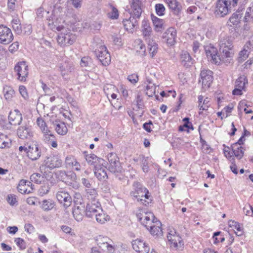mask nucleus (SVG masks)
Returning a JSON list of instances; mask_svg holds the SVG:
<instances>
[{"label": "nucleus", "mask_w": 253, "mask_h": 253, "mask_svg": "<svg viewBox=\"0 0 253 253\" xmlns=\"http://www.w3.org/2000/svg\"><path fill=\"white\" fill-rule=\"evenodd\" d=\"M14 70L18 76V80L21 81H25L28 75V66L26 62H19L15 65Z\"/></svg>", "instance_id": "nucleus-14"}, {"label": "nucleus", "mask_w": 253, "mask_h": 253, "mask_svg": "<svg viewBox=\"0 0 253 253\" xmlns=\"http://www.w3.org/2000/svg\"><path fill=\"white\" fill-rule=\"evenodd\" d=\"M161 223L159 221H154V224H151L149 226V229L151 234L153 236L158 237L163 235V231L161 227Z\"/></svg>", "instance_id": "nucleus-31"}, {"label": "nucleus", "mask_w": 253, "mask_h": 253, "mask_svg": "<svg viewBox=\"0 0 253 253\" xmlns=\"http://www.w3.org/2000/svg\"><path fill=\"white\" fill-rule=\"evenodd\" d=\"M98 209H102L100 202L97 200L90 201L86 206L85 214L88 217H92L98 212Z\"/></svg>", "instance_id": "nucleus-17"}, {"label": "nucleus", "mask_w": 253, "mask_h": 253, "mask_svg": "<svg viewBox=\"0 0 253 253\" xmlns=\"http://www.w3.org/2000/svg\"><path fill=\"white\" fill-rule=\"evenodd\" d=\"M95 241L98 246L100 247L106 241H110V240L107 237L99 235L96 237Z\"/></svg>", "instance_id": "nucleus-55"}, {"label": "nucleus", "mask_w": 253, "mask_h": 253, "mask_svg": "<svg viewBox=\"0 0 253 253\" xmlns=\"http://www.w3.org/2000/svg\"><path fill=\"white\" fill-rule=\"evenodd\" d=\"M148 83L146 87V93L148 96H153L156 92V86L152 83L149 79L147 80Z\"/></svg>", "instance_id": "nucleus-43"}, {"label": "nucleus", "mask_w": 253, "mask_h": 253, "mask_svg": "<svg viewBox=\"0 0 253 253\" xmlns=\"http://www.w3.org/2000/svg\"><path fill=\"white\" fill-rule=\"evenodd\" d=\"M88 199L92 201L96 200V197L98 196L97 192L94 188H88L86 190Z\"/></svg>", "instance_id": "nucleus-49"}, {"label": "nucleus", "mask_w": 253, "mask_h": 253, "mask_svg": "<svg viewBox=\"0 0 253 253\" xmlns=\"http://www.w3.org/2000/svg\"><path fill=\"white\" fill-rule=\"evenodd\" d=\"M94 174L99 180H105L108 176L106 172V168L103 165L98 164L95 166Z\"/></svg>", "instance_id": "nucleus-22"}, {"label": "nucleus", "mask_w": 253, "mask_h": 253, "mask_svg": "<svg viewBox=\"0 0 253 253\" xmlns=\"http://www.w3.org/2000/svg\"><path fill=\"white\" fill-rule=\"evenodd\" d=\"M248 83V81L245 76L239 77L235 82V89L232 93L235 95H241L243 94V90L245 89V85Z\"/></svg>", "instance_id": "nucleus-16"}, {"label": "nucleus", "mask_w": 253, "mask_h": 253, "mask_svg": "<svg viewBox=\"0 0 253 253\" xmlns=\"http://www.w3.org/2000/svg\"><path fill=\"white\" fill-rule=\"evenodd\" d=\"M177 32L173 27L168 29L163 34V39L168 45L171 46L176 42Z\"/></svg>", "instance_id": "nucleus-18"}, {"label": "nucleus", "mask_w": 253, "mask_h": 253, "mask_svg": "<svg viewBox=\"0 0 253 253\" xmlns=\"http://www.w3.org/2000/svg\"><path fill=\"white\" fill-rule=\"evenodd\" d=\"M19 92L23 98L25 99L28 98L29 95L25 86L20 85L19 87Z\"/></svg>", "instance_id": "nucleus-60"}, {"label": "nucleus", "mask_w": 253, "mask_h": 253, "mask_svg": "<svg viewBox=\"0 0 253 253\" xmlns=\"http://www.w3.org/2000/svg\"><path fill=\"white\" fill-rule=\"evenodd\" d=\"M6 200L11 206L14 207L18 205L17 196L15 194H10L7 195Z\"/></svg>", "instance_id": "nucleus-47"}, {"label": "nucleus", "mask_w": 253, "mask_h": 253, "mask_svg": "<svg viewBox=\"0 0 253 253\" xmlns=\"http://www.w3.org/2000/svg\"><path fill=\"white\" fill-rule=\"evenodd\" d=\"M133 249L137 253H148L150 247L148 243L141 239H136L131 242Z\"/></svg>", "instance_id": "nucleus-13"}, {"label": "nucleus", "mask_w": 253, "mask_h": 253, "mask_svg": "<svg viewBox=\"0 0 253 253\" xmlns=\"http://www.w3.org/2000/svg\"><path fill=\"white\" fill-rule=\"evenodd\" d=\"M59 32L57 39V42L61 46H69L73 44L76 40V36L73 34L70 29L62 26L56 27Z\"/></svg>", "instance_id": "nucleus-5"}, {"label": "nucleus", "mask_w": 253, "mask_h": 253, "mask_svg": "<svg viewBox=\"0 0 253 253\" xmlns=\"http://www.w3.org/2000/svg\"><path fill=\"white\" fill-rule=\"evenodd\" d=\"M235 10L230 0H217L215 11L218 16L224 17Z\"/></svg>", "instance_id": "nucleus-6"}, {"label": "nucleus", "mask_w": 253, "mask_h": 253, "mask_svg": "<svg viewBox=\"0 0 253 253\" xmlns=\"http://www.w3.org/2000/svg\"><path fill=\"white\" fill-rule=\"evenodd\" d=\"M72 67L68 65H66L65 66L62 65L60 67V70L63 76L68 74V73L71 72L72 71Z\"/></svg>", "instance_id": "nucleus-59"}, {"label": "nucleus", "mask_w": 253, "mask_h": 253, "mask_svg": "<svg viewBox=\"0 0 253 253\" xmlns=\"http://www.w3.org/2000/svg\"><path fill=\"white\" fill-rule=\"evenodd\" d=\"M210 99L208 97L204 98L202 95L198 96V106L200 112L199 113H201V111L207 110L210 106Z\"/></svg>", "instance_id": "nucleus-32"}, {"label": "nucleus", "mask_w": 253, "mask_h": 253, "mask_svg": "<svg viewBox=\"0 0 253 253\" xmlns=\"http://www.w3.org/2000/svg\"><path fill=\"white\" fill-rule=\"evenodd\" d=\"M84 154V158L89 165H93L95 167L96 165H103L104 163L103 159L99 158L93 154H86L85 152Z\"/></svg>", "instance_id": "nucleus-25"}, {"label": "nucleus", "mask_w": 253, "mask_h": 253, "mask_svg": "<svg viewBox=\"0 0 253 253\" xmlns=\"http://www.w3.org/2000/svg\"><path fill=\"white\" fill-rule=\"evenodd\" d=\"M13 40V35L11 30L3 25H0V43L8 44Z\"/></svg>", "instance_id": "nucleus-11"}, {"label": "nucleus", "mask_w": 253, "mask_h": 253, "mask_svg": "<svg viewBox=\"0 0 253 253\" xmlns=\"http://www.w3.org/2000/svg\"><path fill=\"white\" fill-rule=\"evenodd\" d=\"M108 16L112 19H117L119 17V12L118 9L116 8L113 7L112 11L108 13Z\"/></svg>", "instance_id": "nucleus-63"}, {"label": "nucleus", "mask_w": 253, "mask_h": 253, "mask_svg": "<svg viewBox=\"0 0 253 253\" xmlns=\"http://www.w3.org/2000/svg\"><path fill=\"white\" fill-rule=\"evenodd\" d=\"M31 181L39 184L43 180V176L40 173H35L30 176Z\"/></svg>", "instance_id": "nucleus-52"}, {"label": "nucleus", "mask_w": 253, "mask_h": 253, "mask_svg": "<svg viewBox=\"0 0 253 253\" xmlns=\"http://www.w3.org/2000/svg\"><path fill=\"white\" fill-rule=\"evenodd\" d=\"M49 191V187L48 185L42 186L38 190V194L41 196L47 194Z\"/></svg>", "instance_id": "nucleus-62"}, {"label": "nucleus", "mask_w": 253, "mask_h": 253, "mask_svg": "<svg viewBox=\"0 0 253 253\" xmlns=\"http://www.w3.org/2000/svg\"><path fill=\"white\" fill-rule=\"evenodd\" d=\"M55 206V202L51 199L44 200L41 203V208L44 211H49L52 210Z\"/></svg>", "instance_id": "nucleus-36"}, {"label": "nucleus", "mask_w": 253, "mask_h": 253, "mask_svg": "<svg viewBox=\"0 0 253 253\" xmlns=\"http://www.w3.org/2000/svg\"><path fill=\"white\" fill-rule=\"evenodd\" d=\"M27 156L32 160H37L41 156V152L37 145L32 144L30 145L27 149Z\"/></svg>", "instance_id": "nucleus-23"}, {"label": "nucleus", "mask_w": 253, "mask_h": 253, "mask_svg": "<svg viewBox=\"0 0 253 253\" xmlns=\"http://www.w3.org/2000/svg\"><path fill=\"white\" fill-rule=\"evenodd\" d=\"M15 243L16 245L19 247L21 250H24L26 248V244L25 241L21 238H17L15 239Z\"/></svg>", "instance_id": "nucleus-61"}, {"label": "nucleus", "mask_w": 253, "mask_h": 253, "mask_svg": "<svg viewBox=\"0 0 253 253\" xmlns=\"http://www.w3.org/2000/svg\"><path fill=\"white\" fill-rule=\"evenodd\" d=\"M130 195L140 204L146 206L152 201V197L149 191L138 182H134L133 190L130 192Z\"/></svg>", "instance_id": "nucleus-2"}, {"label": "nucleus", "mask_w": 253, "mask_h": 253, "mask_svg": "<svg viewBox=\"0 0 253 253\" xmlns=\"http://www.w3.org/2000/svg\"><path fill=\"white\" fill-rule=\"evenodd\" d=\"M244 213L248 216H252L253 214V208L249 204H246L243 208Z\"/></svg>", "instance_id": "nucleus-56"}, {"label": "nucleus", "mask_w": 253, "mask_h": 253, "mask_svg": "<svg viewBox=\"0 0 253 253\" xmlns=\"http://www.w3.org/2000/svg\"><path fill=\"white\" fill-rule=\"evenodd\" d=\"M52 125L57 133L59 135H64L68 132L67 127L64 122L56 120L52 122Z\"/></svg>", "instance_id": "nucleus-30"}, {"label": "nucleus", "mask_w": 253, "mask_h": 253, "mask_svg": "<svg viewBox=\"0 0 253 253\" xmlns=\"http://www.w3.org/2000/svg\"><path fill=\"white\" fill-rule=\"evenodd\" d=\"M152 20L153 21V25L157 30L159 31L160 29H162L164 24V22L163 19L152 15Z\"/></svg>", "instance_id": "nucleus-44"}, {"label": "nucleus", "mask_w": 253, "mask_h": 253, "mask_svg": "<svg viewBox=\"0 0 253 253\" xmlns=\"http://www.w3.org/2000/svg\"><path fill=\"white\" fill-rule=\"evenodd\" d=\"M163 1L171 10L176 11L179 10V3L176 0H163Z\"/></svg>", "instance_id": "nucleus-42"}, {"label": "nucleus", "mask_w": 253, "mask_h": 253, "mask_svg": "<svg viewBox=\"0 0 253 253\" xmlns=\"http://www.w3.org/2000/svg\"><path fill=\"white\" fill-rule=\"evenodd\" d=\"M92 46L94 49L96 56L102 65H108L111 62V57L106 47L103 44L102 41L99 38H94Z\"/></svg>", "instance_id": "nucleus-4"}, {"label": "nucleus", "mask_w": 253, "mask_h": 253, "mask_svg": "<svg viewBox=\"0 0 253 253\" xmlns=\"http://www.w3.org/2000/svg\"><path fill=\"white\" fill-rule=\"evenodd\" d=\"M37 124L40 128L42 132L47 131L49 128L47 127L46 123L44 121L42 118H38L37 120Z\"/></svg>", "instance_id": "nucleus-53"}, {"label": "nucleus", "mask_w": 253, "mask_h": 253, "mask_svg": "<svg viewBox=\"0 0 253 253\" xmlns=\"http://www.w3.org/2000/svg\"><path fill=\"white\" fill-rule=\"evenodd\" d=\"M201 82L203 87L208 88L210 86L213 81L212 72L209 70H203L200 74Z\"/></svg>", "instance_id": "nucleus-15"}, {"label": "nucleus", "mask_w": 253, "mask_h": 253, "mask_svg": "<svg viewBox=\"0 0 253 253\" xmlns=\"http://www.w3.org/2000/svg\"><path fill=\"white\" fill-rule=\"evenodd\" d=\"M17 134L21 139H29L34 135L32 126L28 124H23L18 127Z\"/></svg>", "instance_id": "nucleus-12"}, {"label": "nucleus", "mask_w": 253, "mask_h": 253, "mask_svg": "<svg viewBox=\"0 0 253 253\" xmlns=\"http://www.w3.org/2000/svg\"><path fill=\"white\" fill-rule=\"evenodd\" d=\"M228 225L230 227L233 228L236 230L235 233L236 235L240 236L243 234L242 228L238 222L230 220L228 222Z\"/></svg>", "instance_id": "nucleus-40"}, {"label": "nucleus", "mask_w": 253, "mask_h": 253, "mask_svg": "<svg viewBox=\"0 0 253 253\" xmlns=\"http://www.w3.org/2000/svg\"><path fill=\"white\" fill-rule=\"evenodd\" d=\"M31 182L24 179L21 180L17 186L18 191L21 194H29L32 190V187L30 186Z\"/></svg>", "instance_id": "nucleus-28"}, {"label": "nucleus", "mask_w": 253, "mask_h": 253, "mask_svg": "<svg viewBox=\"0 0 253 253\" xmlns=\"http://www.w3.org/2000/svg\"><path fill=\"white\" fill-rule=\"evenodd\" d=\"M62 164V160L57 156L49 157L45 160V166L50 169L60 167Z\"/></svg>", "instance_id": "nucleus-27"}, {"label": "nucleus", "mask_w": 253, "mask_h": 253, "mask_svg": "<svg viewBox=\"0 0 253 253\" xmlns=\"http://www.w3.org/2000/svg\"><path fill=\"white\" fill-rule=\"evenodd\" d=\"M155 8L157 14L160 16L165 15L166 11V8L164 5L162 3H157L155 6Z\"/></svg>", "instance_id": "nucleus-51"}, {"label": "nucleus", "mask_w": 253, "mask_h": 253, "mask_svg": "<svg viewBox=\"0 0 253 253\" xmlns=\"http://www.w3.org/2000/svg\"><path fill=\"white\" fill-rule=\"evenodd\" d=\"M232 150L235 156L237 159H240L243 157L245 149L242 145L233 144L232 145Z\"/></svg>", "instance_id": "nucleus-34"}, {"label": "nucleus", "mask_w": 253, "mask_h": 253, "mask_svg": "<svg viewBox=\"0 0 253 253\" xmlns=\"http://www.w3.org/2000/svg\"><path fill=\"white\" fill-rule=\"evenodd\" d=\"M72 212L75 219L78 222L81 221L85 213L84 206L81 204L76 206Z\"/></svg>", "instance_id": "nucleus-26"}, {"label": "nucleus", "mask_w": 253, "mask_h": 253, "mask_svg": "<svg viewBox=\"0 0 253 253\" xmlns=\"http://www.w3.org/2000/svg\"><path fill=\"white\" fill-rule=\"evenodd\" d=\"M245 48H247L251 52L253 51V38L251 39L248 42H246L244 46Z\"/></svg>", "instance_id": "nucleus-64"}, {"label": "nucleus", "mask_w": 253, "mask_h": 253, "mask_svg": "<svg viewBox=\"0 0 253 253\" xmlns=\"http://www.w3.org/2000/svg\"><path fill=\"white\" fill-rule=\"evenodd\" d=\"M36 14L38 19H42L44 17H46L47 24L51 28L53 29L55 28V26L54 25L52 17H51V19L50 17H47V15L49 14L48 11L44 10L43 8L40 7L37 9Z\"/></svg>", "instance_id": "nucleus-24"}, {"label": "nucleus", "mask_w": 253, "mask_h": 253, "mask_svg": "<svg viewBox=\"0 0 253 253\" xmlns=\"http://www.w3.org/2000/svg\"><path fill=\"white\" fill-rule=\"evenodd\" d=\"M167 238L171 248L176 250H182L184 245L183 242L174 229H169Z\"/></svg>", "instance_id": "nucleus-8"}, {"label": "nucleus", "mask_w": 253, "mask_h": 253, "mask_svg": "<svg viewBox=\"0 0 253 253\" xmlns=\"http://www.w3.org/2000/svg\"><path fill=\"white\" fill-rule=\"evenodd\" d=\"M181 61L184 66H190L192 64V58L189 53L183 51L181 54Z\"/></svg>", "instance_id": "nucleus-41"}, {"label": "nucleus", "mask_w": 253, "mask_h": 253, "mask_svg": "<svg viewBox=\"0 0 253 253\" xmlns=\"http://www.w3.org/2000/svg\"><path fill=\"white\" fill-rule=\"evenodd\" d=\"M103 251L108 253H113L115 251L114 247L110 243V241H106L99 247Z\"/></svg>", "instance_id": "nucleus-46"}, {"label": "nucleus", "mask_w": 253, "mask_h": 253, "mask_svg": "<svg viewBox=\"0 0 253 253\" xmlns=\"http://www.w3.org/2000/svg\"><path fill=\"white\" fill-rule=\"evenodd\" d=\"M94 216L95 217L96 221L100 224H104L109 220V216L103 211L102 209H98V212Z\"/></svg>", "instance_id": "nucleus-35"}, {"label": "nucleus", "mask_w": 253, "mask_h": 253, "mask_svg": "<svg viewBox=\"0 0 253 253\" xmlns=\"http://www.w3.org/2000/svg\"><path fill=\"white\" fill-rule=\"evenodd\" d=\"M141 5L140 0H132L126 7L130 17L128 19H124L123 23L125 29L130 33H132L138 25V20L142 12Z\"/></svg>", "instance_id": "nucleus-1"}, {"label": "nucleus", "mask_w": 253, "mask_h": 253, "mask_svg": "<svg viewBox=\"0 0 253 253\" xmlns=\"http://www.w3.org/2000/svg\"><path fill=\"white\" fill-rule=\"evenodd\" d=\"M219 46L222 62L225 64L230 63L234 55L232 41L227 36L221 37L219 41Z\"/></svg>", "instance_id": "nucleus-3"}, {"label": "nucleus", "mask_w": 253, "mask_h": 253, "mask_svg": "<svg viewBox=\"0 0 253 253\" xmlns=\"http://www.w3.org/2000/svg\"><path fill=\"white\" fill-rule=\"evenodd\" d=\"M136 216L141 223L147 229L151 224H154L155 220L154 214L146 210L140 209L136 213Z\"/></svg>", "instance_id": "nucleus-7"}, {"label": "nucleus", "mask_w": 253, "mask_h": 253, "mask_svg": "<svg viewBox=\"0 0 253 253\" xmlns=\"http://www.w3.org/2000/svg\"><path fill=\"white\" fill-rule=\"evenodd\" d=\"M107 158L109 163V169L110 171L114 173L121 172L123 168L116 154L110 153L108 155Z\"/></svg>", "instance_id": "nucleus-10"}, {"label": "nucleus", "mask_w": 253, "mask_h": 253, "mask_svg": "<svg viewBox=\"0 0 253 253\" xmlns=\"http://www.w3.org/2000/svg\"><path fill=\"white\" fill-rule=\"evenodd\" d=\"M8 121L11 125H19L22 121V115L18 109H15L10 112Z\"/></svg>", "instance_id": "nucleus-19"}, {"label": "nucleus", "mask_w": 253, "mask_h": 253, "mask_svg": "<svg viewBox=\"0 0 253 253\" xmlns=\"http://www.w3.org/2000/svg\"><path fill=\"white\" fill-rule=\"evenodd\" d=\"M152 28L147 20H143L142 23V32L146 41L152 40Z\"/></svg>", "instance_id": "nucleus-29"}, {"label": "nucleus", "mask_w": 253, "mask_h": 253, "mask_svg": "<svg viewBox=\"0 0 253 253\" xmlns=\"http://www.w3.org/2000/svg\"><path fill=\"white\" fill-rule=\"evenodd\" d=\"M12 27L13 30L18 34L22 32V27L20 20L18 18L13 19L11 22Z\"/></svg>", "instance_id": "nucleus-45"}, {"label": "nucleus", "mask_w": 253, "mask_h": 253, "mask_svg": "<svg viewBox=\"0 0 253 253\" xmlns=\"http://www.w3.org/2000/svg\"><path fill=\"white\" fill-rule=\"evenodd\" d=\"M65 164L67 168L72 169L76 171H80L81 166L76 158L72 156H67L65 160Z\"/></svg>", "instance_id": "nucleus-21"}, {"label": "nucleus", "mask_w": 253, "mask_h": 253, "mask_svg": "<svg viewBox=\"0 0 253 253\" xmlns=\"http://www.w3.org/2000/svg\"><path fill=\"white\" fill-rule=\"evenodd\" d=\"M116 90V87L112 84H107L104 86V91L107 96L111 94V92Z\"/></svg>", "instance_id": "nucleus-54"}, {"label": "nucleus", "mask_w": 253, "mask_h": 253, "mask_svg": "<svg viewBox=\"0 0 253 253\" xmlns=\"http://www.w3.org/2000/svg\"><path fill=\"white\" fill-rule=\"evenodd\" d=\"M148 43L149 52L152 58L154 57L158 52V44L153 40L146 41Z\"/></svg>", "instance_id": "nucleus-38"}, {"label": "nucleus", "mask_w": 253, "mask_h": 253, "mask_svg": "<svg viewBox=\"0 0 253 253\" xmlns=\"http://www.w3.org/2000/svg\"><path fill=\"white\" fill-rule=\"evenodd\" d=\"M205 50L207 57L209 59H210L212 63L219 64L222 62L221 54L218 55L217 49L213 45L210 44L205 46Z\"/></svg>", "instance_id": "nucleus-9"}, {"label": "nucleus", "mask_w": 253, "mask_h": 253, "mask_svg": "<svg viewBox=\"0 0 253 253\" xmlns=\"http://www.w3.org/2000/svg\"><path fill=\"white\" fill-rule=\"evenodd\" d=\"M91 63V60L88 57H84L82 58L81 61V66L82 67L87 68L90 67Z\"/></svg>", "instance_id": "nucleus-57"}, {"label": "nucleus", "mask_w": 253, "mask_h": 253, "mask_svg": "<svg viewBox=\"0 0 253 253\" xmlns=\"http://www.w3.org/2000/svg\"><path fill=\"white\" fill-rule=\"evenodd\" d=\"M244 19L247 22L253 21V4L247 9Z\"/></svg>", "instance_id": "nucleus-50"}, {"label": "nucleus", "mask_w": 253, "mask_h": 253, "mask_svg": "<svg viewBox=\"0 0 253 253\" xmlns=\"http://www.w3.org/2000/svg\"><path fill=\"white\" fill-rule=\"evenodd\" d=\"M11 146V141L6 135L0 133V148L5 149Z\"/></svg>", "instance_id": "nucleus-39"}, {"label": "nucleus", "mask_w": 253, "mask_h": 253, "mask_svg": "<svg viewBox=\"0 0 253 253\" xmlns=\"http://www.w3.org/2000/svg\"><path fill=\"white\" fill-rule=\"evenodd\" d=\"M135 49L138 54L141 56H144L146 53V48L144 44L140 40H136L135 42Z\"/></svg>", "instance_id": "nucleus-37"}, {"label": "nucleus", "mask_w": 253, "mask_h": 253, "mask_svg": "<svg viewBox=\"0 0 253 253\" xmlns=\"http://www.w3.org/2000/svg\"><path fill=\"white\" fill-rule=\"evenodd\" d=\"M56 198L59 203L63 204L65 208L70 206L72 203V198L66 192L58 191L56 194Z\"/></svg>", "instance_id": "nucleus-20"}, {"label": "nucleus", "mask_w": 253, "mask_h": 253, "mask_svg": "<svg viewBox=\"0 0 253 253\" xmlns=\"http://www.w3.org/2000/svg\"><path fill=\"white\" fill-rule=\"evenodd\" d=\"M3 92L5 99L8 102L11 101L15 93L13 88L10 86L5 85L3 87Z\"/></svg>", "instance_id": "nucleus-33"}, {"label": "nucleus", "mask_w": 253, "mask_h": 253, "mask_svg": "<svg viewBox=\"0 0 253 253\" xmlns=\"http://www.w3.org/2000/svg\"><path fill=\"white\" fill-rule=\"evenodd\" d=\"M42 133L44 140L45 142H49L50 140H52L51 138L54 137L52 132L49 129L47 131H43Z\"/></svg>", "instance_id": "nucleus-58"}, {"label": "nucleus", "mask_w": 253, "mask_h": 253, "mask_svg": "<svg viewBox=\"0 0 253 253\" xmlns=\"http://www.w3.org/2000/svg\"><path fill=\"white\" fill-rule=\"evenodd\" d=\"M251 53V52L250 51L244 47L243 49L239 53V61L243 62L245 61L248 57L249 54Z\"/></svg>", "instance_id": "nucleus-48"}]
</instances>
